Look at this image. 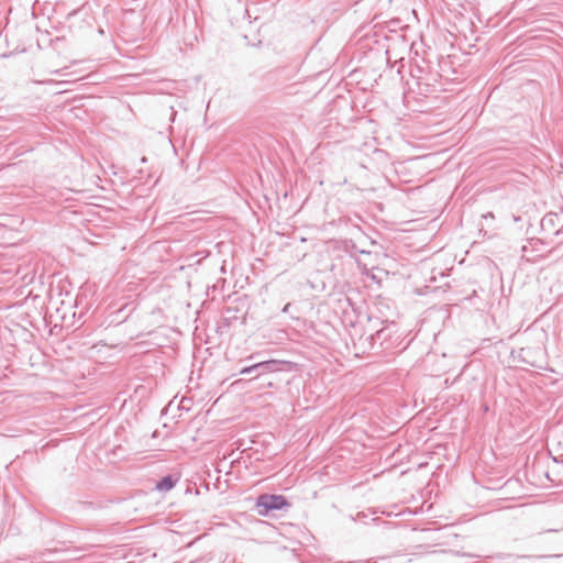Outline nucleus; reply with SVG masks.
<instances>
[{
  "label": "nucleus",
  "instance_id": "1",
  "mask_svg": "<svg viewBox=\"0 0 563 563\" xmlns=\"http://www.w3.org/2000/svg\"><path fill=\"white\" fill-rule=\"evenodd\" d=\"M289 506L290 505L287 499L282 495L262 494L256 500V508L258 514L262 516H266L273 510H280Z\"/></svg>",
  "mask_w": 563,
  "mask_h": 563
},
{
  "label": "nucleus",
  "instance_id": "2",
  "mask_svg": "<svg viewBox=\"0 0 563 563\" xmlns=\"http://www.w3.org/2000/svg\"><path fill=\"white\" fill-rule=\"evenodd\" d=\"M279 362L275 360L260 362L253 364L251 366L244 367L241 369L242 375L251 374V371H257V376L264 375L266 373L276 372L278 369Z\"/></svg>",
  "mask_w": 563,
  "mask_h": 563
},
{
  "label": "nucleus",
  "instance_id": "3",
  "mask_svg": "<svg viewBox=\"0 0 563 563\" xmlns=\"http://www.w3.org/2000/svg\"><path fill=\"white\" fill-rule=\"evenodd\" d=\"M176 484V481L173 479L170 475L164 476L161 481H158L155 485V488L159 492L170 490Z\"/></svg>",
  "mask_w": 563,
  "mask_h": 563
},
{
  "label": "nucleus",
  "instance_id": "4",
  "mask_svg": "<svg viewBox=\"0 0 563 563\" xmlns=\"http://www.w3.org/2000/svg\"><path fill=\"white\" fill-rule=\"evenodd\" d=\"M530 244L531 245H538V244L542 245L543 243L540 240H537L534 243L531 241Z\"/></svg>",
  "mask_w": 563,
  "mask_h": 563
},
{
  "label": "nucleus",
  "instance_id": "5",
  "mask_svg": "<svg viewBox=\"0 0 563 563\" xmlns=\"http://www.w3.org/2000/svg\"><path fill=\"white\" fill-rule=\"evenodd\" d=\"M527 251H528V246H527V245L522 246V252H523V255H522V256H526V252H527Z\"/></svg>",
  "mask_w": 563,
  "mask_h": 563
},
{
  "label": "nucleus",
  "instance_id": "6",
  "mask_svg": "<svg viewBox=\"0 0 563 563\" xmlns=\"http://www.w3.org/2000/svg\"><path fill=\"white\" fill-rule=\"evenodd\" d=\"M251 374H255V376L258 377L257 376V371H251Z\"/></svg>",
  "mask_w": 563,
  "mask_h": 563
}]
</instances>
